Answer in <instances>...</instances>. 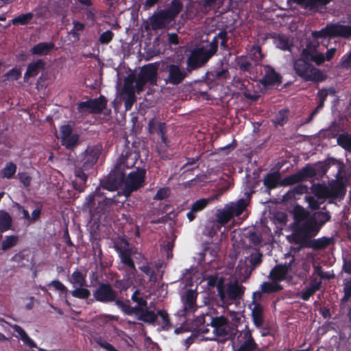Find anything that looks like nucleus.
<instances>
[{
    "mask_svg": "<svg viewBox=\"0 0 351 351\" xmlns=\"http://www.w3.org/2000/svg\"><path fill=\"white\" fill-rule=\"evenodd\" d=\"M331 219V215L324 206L322 210L313 213L304 209L295 215L291 235V243L299 245L300 248H312L321 250L326 248L332 242V239L322 237L311 239L317 235L322 228Z\"/></svg>",
    "mask_w": 351,
    "mask_h": 351,
    "instance_id": "1",
    "label": "nucleus"
},
{
    "mask_svg": "<svg viewBox=\"0 0 351 351\" xmlns=\"http://www.w3.org/2000/svg\"><path fill=\"white\" fill-rule=\"evenodd\" d=\"M131 300L136 305L132 306L129 300L125 301L117 300L116 306L127 315H135L137 319L145 323L153 324L157 319V315L155 312L149 310L147 306V298L144 296L139 289H136L131 296Z\"/></svg>",
    "mask_w": 351,
    "mask_h": 351,
    "instance_id": "2",
    "label": "nucleus"
},
{
    "mask_svg": "<svg viewBox=\"0 0 351 351\" xmlns=\"http://www.w3.org/2000/svg\"><path fill=\"white\" fill-rule=\"evenodd\" d=\"M120 193L112 198H108L104 196L100 187H97L95 191L90 194L84 203V207L88 209L90 219L95 221V223H99L101 217L108 214L112 205L119 202L118 197Z\"/></svg>",
    "mask_w": 351,
    "mask_h": 351,
    "instance_id": "3",
    "label": "nucleus"
},
{
    "mask_svg": "<svg viewBox=\"0 0 351 351\" xmlns=\"http://www.w3.org/2000/svg\"><path fill=\"white\" fill-rule=\"evenodd\" d=\"M318 45V42L316 44L309 42L306 47L302 50L301 57L293 63L295 73L304 82H321L326 80V75L322 71L308 62L310 50H315Z\"/></svg>",
    "mask_w": 351,
    "mask_h": 351,
    "instance_id": "4",
    "label": "nucleus"
},
{
    "mask_svg": "<svg viewBox=\"0 0 351 351\" xmlns=\"http://www.w3.org/2000/svg\"><path fill=\"white\" fill-rule=\"evenodd\" d=\"M101 154L100 149L97 146H88L82 154L80 159V166L76 167L74 175L75 179L73 181V188L83 192L86 186L88 173L86 171L93 167Z\"/></svg>",
    "mask_w": 351,
    "mask_h": 351,
    "instance_id": "5",
    "label": "nucleus"
},
{
    "mask_svg": "<svg viewBox=\"0 0 351 351\" xmlns=\"http://www.w3.org/2000/svg\"><path fill=\"white\" fill-rule=\"evenodd\" d=\"M217 53L215 40H211L206 45L194 48L186 59V66L191 72L196 70L206 63Z\"/></svg>",
    "mask_w": 351,
    "mask_h": 351,
    "instance_id": "6",
    "label": "nucleus"
},
{
    "mask_svg": "<svg viewBox=\"0 0 351 351\" xmlns=\"http://www.w3.org/2000/svg\"><path fill=\"white\" fill-rule=\"evenodd\" d=\"M147 169L145 167H136L130 171L123 180L121 193L127 198L133 192H136L145 185Z\"/></svg>",
    "mask_w": 351,
    "mask_h": 351,
    "instance_id": "7",
    "label": "nucleus"
},
{
    "mask_svg": "<svg viewBox=\"0 0 351 351\" xmlns=\"http://www.w3.org/2000/svg\"><path fill=\"white\" fill-rule=\"evenodd\" d=\"M139 158L140 152L138 149L133 143L130 145V142L126 141L114 165V169L123 174L125 169L134 167Z\"/></svg>",
    "mask_w": 351,
    "mask_h": 351,
    "instance_id": "8",
    "label": "nucleus"
},
{
    "mask_svg": "<svg viewBox=\"0 0 351 351\" xmlns=\"http://www.w3.org/2000/svg\"><path fill=\"white\" fill-rule=\"evenodd\" d=\"M218 295L223 304H230L240 300L245 292V287L237 280L227 283L225 286L219 282L217 286Z\"/></svg>",
    "mask_w": 351,
    "mask_h": 351,
    "instance_id": "9",
    "label": "nucleus"
},
{
    "mask_svg": "<svg viewBox=\"0 0 351 351\" xmlns=\"http://www.w3.org/2000/svg\"><path fill=\"white\" fill-rule=\"evenodd\" d=\"M343 37L349 38L351 37V26L344 25L339 23L328 24L319 31L312 32V37L314 40L319 38Z\"/></svg>",
    "mask_w": 351,
    "mask_h": 351,
    "instance_id": "10",
    "label": "nucleus"
},
{
    "mask_svg": "<svg viewBox=\"0 0 351 351\" xmlns=\"http://www.w3.org/2000/svg\"><path fill=\"white\" fill-rule=\"evenodd\" d=\"M93 295L94 299L90 300L91 302L96 300L104 304L114 302L116 304L117 300H121L117 299V291L112 289L109 283H99L98 287L93 291Z\"/></svg>",
    "mask_w": 351,
    "mask_h": 351,
    "instance_id": "11",
    "label": "nucleus"
},
{
    "mask_svg": "<svg viewBox=\"0 0 351 351\" xmlns=\"http://www.w3.org/2000/svg\"><path fill=\"white\" fill-rule=\"evenodd\" d=\"M165 71L168 73L165 80L166 82L173 85L180 84L188 77L189 74L191 73L187 66L185 69L182 67L179 64H168L166 66Z\"/></svg>",
    "mask_w": 351,
    "mask_h": 351,
    "instance_id": "12",
    "label": "nucleus"
},
{
    "mask_svg": "<svg viewBox=\"0 0 351 351\" xmlns=\"http://www.w3.org/2000/svg\"><path fill=\"white\" fill-rule=\"evenodd\" d=\"M238 348L235 351H257L258 345L252 336V330L248 325L239 332L237 337Z\"/></svg>",
    "mask_w": 351,
    "mask_h": 351,
    "instance_id": "13",
    "label": "nucleus"
},
{
    "mask_svg": "<svg viewBox=\"0 0 351 351\" xmlns=\"http://www.w3.org/2000/svg\"><path fill=\"white\" fill-rule=\"evenodd\" d=\"M209 326L213 329V337H206V339H213L214 337H226L229 335V325L228 319L223 315L221 316H210L208 317Z\"/></svg>",
    "mask_w": 351,
    "mask_h": 351,
    "instance_id": "14",
    "label": "nucleus"
},
{
    "mask_svg": "<svg viewBox=\"0 0 351 351\" xmlns=\"http://www.w3.org/2000/svg\"><path fill=\"white\" fill-rule=\"evenodd\" d=\"M315 173L312 167V164H307L295 173L287 176L282 179V184L293 185L301 182L313 178Z\"/></svg>",
    "mask_w": 351,
    "mask_h": 351,
    "instance_id": "15",
    "label": "nucleus"
},
{
    "mask_svg": "<svg viewBox=\"0 0 351 351\" xmlns=\"http://www.w3.org/2000/svg\"><path fill=\"white\" fill-rule=\"evenodd\" d=\"M197 293L196 291L188 289L186 291L184 295L182 297L183 309L180 311V315L187 316L197 310Z\"/></svg>",
    "mask_w": 351,
    "mask_h": 351,
    "instance_id": "16",
    "label": "nucleus"
},
{
    "mask_svg": "<svg viewBox=\"0 0 351 351\" xmlns=\"http://www.w3.org/2000/svg\"><path fill=\"white\" fill-rule=\"evenodd\" d=\"M147 128L149 134L156 133L160 136L161 141L165 147L169 146V141L167 136V126L166 123L160 122L155 118H152L149 121Z\"/></svg>",
    "mask_w": 351,
    "mask_h": 351,
    "instance_id": "17",
    "label": "nucleus"
},
{
    "mask_svg": "<svg viewBox=\"0 0 351 351\" xmlns=\"http://www.w3.org/2000/svg\"><path fill=\"white\" fill-rule=\"evenodd\" d=\"M328 199L342 200L346 193V186L341 180H332L328 186Z\"/></svg>",
    "mask_w": 351,
    "mask_h": 351,
    "instance_id": "18",
    "label": "nucleus"
},
{
    "mask_svg": "<svg viewBox=\"0 0 351 351\" xmlns=\"http://www.w3.org/2000/svg\"><path fill=\"white\" fill-rule=\"evenodd\" d=\"M331 166L337 167L338 169L337 175L341 172L342 164L339 162L338 160L335 158H328L325 161L318 162L312 165V167L315 173V176H318L320 177L324 176Z\"/></svg>",
    "mask_w": 351,
    "mask_h": 351,
    "instance_id": "19",
    "label": "nucleus"
},
{
    "mask_svg": "<svg viewBox=\"0 0 351 351\" xmlns=\"http://www.w3.org/2000/svg\"><path fill=\"white\" fill-rule=\"evenodd\" d=\"M115 250L119 254L121 261L124 266H125L132 274L136 272V266L133 259L132 258V250L128 247H120L116 245Z\"/></svg>",
    "mask_w": 351,
    "mask_h": 351,
    "instance_id": "20",
    "label": "nucleus"
},
{
    "mask_svg": "<svg viewBox=\"0 0 351 351\" xmlns=\"http://www.w3.org/2000/svg\"><path fill=\"white\" fill-rule=\"evenodd\" d=\"M291 270V263L276 265L270 271L269 278L277 282H282L287 279V275Z\"/></svg>",
    "mask_w": 351,
    "mask_h": 351,
    "instance_id": "21",
    "label": "nucleus"
},
{
    "mask_svg": "<svg viewBox=\"0 0 351 351\" xmlns=\"http://www.w3.org/2000/svg\"><path fill=\"white\" fill-rule=\"evenodd\" d=\"M282 82L281 75L277 73L272 67L267 66L265 70V75L261 80V83L265 87L274 86Z\"/></svg>",
    "mask_w": 351,
    "mask_h": 351,
    "instance_id": "22",
    "label": "nucleus"
},
{
    "mask_svg": "<svg viewBox=\"0 0 351 351\" xmlns=\"http://www.w3.org/2000/svg\"><path fill=\"white\" fill-rule=\"evenodd\" d=\"M263 184L268 190L276 189L278 186H287L282 184V179L279 171L268 173L263 178Z\"/></svg>",
    "mask_w": 351,
    "mask_h": 351,
    "instance_id": "23",
    "label": "nucleus"
},
{
    "mask_svg": "<svg viewBox=\"0 0 351 351\" xmlns=\"http://www.w3.org/2000/svg\"><path fill=\"white\" fill-rule=\"evenodd\" d=\"M252 319L254 325L257 328H261L264 324V307L259 302H254L251 312Z\"/></svg>",
    "mask_w": 351,
    "mask_h": 351,
    "instance_id": "24",
    "label": "nucleus"
},
{
    "mask_svg": "<svg viewBox=\"0 0 351 351\" xmlns=\"http://www.w3.org/2000/svg\"><path fill=\"white\" fill-rule=\"evenodd\" d=\"M138 75L149 82V84L154 85L157 80V68L152 64H148L141 69Z\"/></svg>",
    "mask_w": 351,
    "mask_h": 351,
    "instance_id": "25",
    "label": "nucleus"
},
{
    "mask_svg": "<svg viewBox=\"0 0 351 351\" xmlns=\"http://www.w3.org/2000/svg\"><path fill=\"white\" fill-rule=\"evenodd\" d=\"M209 199L201 198L195 201L191 206V210L186 213V217L189 221H193L196 218L197 213L202 211L206 208L209 203Z\"/></svg>",
    "mask_w": 351,
    "mask_h": 351,
    "instance_id": "26",
    "label": "nucleus"
},
{
    "mask_svg": "<svg viewBox=\"0 0 351 351\" xmlns=\"http://www.w3.org/2000/svg\"><path fill=\"white\" fill-rule=\"evenodd\" d=\"M1 322H3L6 323L7 324H9L11 328L18 333L19 336L20 337V339L23 342L24 344L27 345L31 348H37V344L35 343V341L32 339L29 335L26 333V332L24 330V329L21 327L19 325L16 324H10L8 322H5L3 319H0Z\"/></svg>",
    "mask_w": 351,
    "mask_h": 351,
    "instance_id": "27",
    "label": "nucleus"
},
{
    "mask_svg": "<svg viewBox=\"0 0 351 351\" xmlns=\"http://www.w3.org/2000/svg\"><path fill=\"white\" fill-rule=\"evenodd\" d=\"M54 48L53 42H42L35 45L30 51L33 55L43 56L49 54Z\"/></svg>",
    "mask_w": 351,
    "mask_h": 351,
    "instance_id": "28",
    "label": "nucleus"
},
{
    "mask_svg": "<svg viewBox=\"0 0 351 351\" xmlns=\"http://www.w3.org/2000/svg\"><path fill=\"white\" fill-rule=\"evenodd\" d=\"M45 65V62L41 59H38L28 64L24 74V80L27 81L29 77L36 76L44 69Z\"/></svg>",
    "mask_w": 351,
    "mask_h": 351,
    "instance_id": "29",
    "label": "nucleus"
},
{
    "mask_svg": "<svg viewBox=\"0 0 351 351\" xmlns=\"http://www.w3.org/2000/svg\"><path fill=\"white\" fill-rule=\"evenodd\" d=\"M90 114H101L107 106V99L104 95L95 99H90Z\"/></svg>",
    "mask_w": 351,
    "mask_h": 351,
    "instance_id": "30",
    "label": "nucleus"
},
{
    "mask_svg": "<svg viewBox=\"0 0 351 351\" xmlns=\"http://www.w3.org/2000/svg\"><path fill=\"white\" fill-rule=\"evenodd\" d=\"M311 193L319 199H328V186L324 183H313L311 186Z\"/></svg>",
    "mask_w": 351,
    "mask_h": 351,
    "instance_id": "31",
    "label": "nucleus"
},
{
    "mask_svg": "<svg viewBox=\"0 0 351 351\" xmlns=\"http://www.w3.org/2000/svg\"><path fill=\"white\" fill-rule=\"evenodd\" d=\"M247 206L248 202L244 198H241L236 202H232L230 205H227V207L233 217H239L245 210Z\"/></svg>",
    "mask_w": 351,
    "mask_h": 351,
    "instance_id": "32",
    "label": "nucleus"
},
{
    "mask_svg": "<svg viewBox=\"0 0 351 351\" xmlns=\"http://www.w3.org/2000/svg\"><path fill=\"white\" fill-rule=\"evenodd\" d=\"M12 219L11 215L4 210H0V233L11 229Z\"/></svg>",
    "mask_w": 351,
    "mask_h": 351,
    "instance_id": "33",
    "label": "nucleus"
},
{
    "mask_svg": "<svg viewBox=\"0 0 351 351\" xmlns=\"http://www.w3.org/2000/svg\"><path fill=\"white\" fill-rule=\"evenodd\" d=\"M86 274H83L82 271L76 269L72 273L71 277L69 279V281L71 284L73 285L74 287L77 286L85 287L86 286Z\"/></svg>",
    "mask_w": 351,
    "mask_h": 351,
    "instance_id": "34",
    "label": "nucleus"
},
{
    "mask_svg": "<svg viewBox=\"0 0 351 351\" xmlns=\"http://www.w3.org/2000/svg\"><path fill=\"white\" fill-rule=\"evenodd\" d=\"M275 43L276 46L283 51H291L293 47V43L290 41L288 36L285 34H278L275 38Z\"/></svg>",
    "mask_w": 351,
    "mask_h": 351,
    "instance_id": "35",
    "label": "nucleus"
},
{
    "mask_svg": "<svg viewBox=\"0 0 351 351\" xmlns=\"http://www.w3.org/2000/svg\"><path fill=\"white\" fill-rule=\"evenodd\" d=\"M229 37L227 31L225 29L221 30L217 34H216L212 39L215 40L217 51L218 50L219 41L220 40V47L223 50H228L229 47L228 45Z\"/></svg>",
    "mask_w": 351,
    "mask_h": 351,
    "instance_id": "36",
    "label": "nucleus"
},
{
    "mask_svg": "<svg viewBox=\"0 0 351 351\" xmlns=\"http://www.w3.org/2000/svg\"><path fill=\"white\" fill-rule=\"evenodd\" d=\"M119 185L118 180L113 175L110 174L108 178L101 182V186L103 189L109 191H116Z\"/></svg>",
    "mask_w": 351,
    "mask_h": 351,
    "instance_id": "37",
    "label": "nucleus"
},
{
    "mask_svg": "<svg viewBox=\"0 0 351 351\" xmlns=\"http://www.w3.org/2000/svg\"><path fill=\"white\" fill-rule=\"evenodd\" d=\"M261 292L264 293H272L280 291L282 287L276 281L264 282L261 286Z\"/></svg>",
    "mask_w": 351,
    "mask_h": 351,
    "instance_id": "38",
    "label": "nucleus"
},
{
    "mask_svg": "<svg viewBox=\"0 0 351 351\" xmlns=\"http://www.w3.org/2000/svg\"><path fill=\"white\" fill-rule=\"evenodd\" d=\"M308 187L307 185L304 184H298L294 186L291 190L288 191L285 197L287 199L295 198V195H302L308 193Z\"/></svg>",
    "mask_w": 351,
    "mask_h": 351,
    "instance_id": "39",
    "label": "nucleus"
},
{
    "mask_svg": "<svg viewBox=\"0 0 351 351\" xmlns=\"http://www.w3.org/2000/svg\"><path fill=\"white\" fill-rule=\"evenodd\" d=\"M136 80L134 74L128 75L124 80V84L122 89V93H135V86L134 83Z\"/></svg>",
    "mask_w": 351,
    "mask_h": 351,
    "instance_id": "40",
    "label": "nucleus"
},
{
    "mask_svg": "<svg viewBox=\"0 0 351 351\" xmlns=\"http://www.w3.org/2000/svg\"><path fill=\"white\" fill-rule=\"evenodd\" d=\"M17 166L12 162L6 163L5 167L1 170V176L3 178L11 179L16 172Z\"/></svg>",
    "mask_w": 351,
    "mask_h": 351,
    "instance_id": "41",
    "label": "nucleus"
},
{
    "mask_svg": "<svg viewBox=\"0 0 351 351\" xmlns=\"http://www.w3.org/2000/svg\"><path fill=\"white\" fill-rule=\"evenodd\" d=\"M263 254L257 251L254 253H252L249 257V261L250 263V269L248 271V275L250 276L252 271L254 270L256 267L260 265L263 261Z\"/></svg>",
    "mask_w": 351,
    "mask_h": 351,
    "instance_id": "42",
    "label": "nucleus"
},
{
    "mask_svg": "<svg viewBox=\"0 0 351 351\" xmlns=\"http://www.w3.org/2000/svg\"><path fill=\"white\" fill-rule=\"evenodd\" d=\"M78 11L82 12L88 21L95 22L96 20V10L93 5L86 7H78Z\"/></svg>",
    "mask_w": 351,
    "mask_h": 351,
    "instance_id": "43",
    "label": "nucleus"
},
{
    "mask_svg": "<svg viewBox=\"0 0 351 351\" xmlns=\"http://www.w3.org/2000/svg\"><path fill=\"white\" fill-rule=\"evenodd\" d=\"M216 217L217 221L221 225L226 224L233 217L232 214L230 213L227 206L223 210H219L217 213Z\"/></svg>",
    "mask_w": 351,
    "mask_h": 351,
    "instance_id": "44",
    "label": "nucleus"
},
{
    "mask_svg": "<svg viewBox=\"0 0 351 351\" xmlns=\"http://www.w3.org/2000/svg\"><path fill=\"white\" fill-rule=\"evenodd\" d=\"M34 17V14L32 12L21 14L12 20V24L14 25H25L29 24Z\"/></svg>",
    "mask_w": 351,
    "mask_h": 351,
    "instance_id": "45",
    "label": "nucleus"
},
{
    "mask_svg": "<svg viewBox=\"0 0 351 351\" xmlns=\"http://www.w3.org/2000/svg\"><path fill=\"white\" fill-rule=\"evenodd\" d=\"M73 297L80 299L86 300L90 295V291L84 287H78L71 292Z\"/></svg>",
    "mask_w": 351,
    "mask_h": 351,
    "instance_id": "46",
    "label": "nucleus"
},
{
    "mask_svg": "<svg viewBox=\"0 0 351 351\" xmlns=\"http://www.w3.org/2000/svg\"><path fill=\"white\" fill-rule=\"evenodd\" d=\"M335 90L334 88H330L328 89L322 88L319 90L317 93V98L319 100V107H324V102L329 94L335 95Z\"/></svg>",
    "mask_w": 351,
    "mask_h": 351,
    "instance_id": "47",
    "label": "nucleus"
},
{
    "mask_svg": "<svg viewBox=\"0 0 351 351\" xmlns=\"http://www.w3.org/2000/svg\"><path fill=\"white\" fill-rule=\"evenodd\" d=\"M19 242V237L16 235L6 236L1 243V250L7 251L11 247L15 246Z\"/></svg>",
    "mask_w": 351,
    "mask_h": 351,
    "instance_id": "48",
    "label": "nucleus"
},
{
    "mask_svg": "<svg viewBox=\"0 0 351 351\" xmlns=\"http://www.w3.org/2000/svg\"><path fill=\"white\" fill-rule=\"evenodd\" d=\"M237 64L239 70L243 72H251L253 68L252 62L244 56L238 58Z\"/></svg>",
    "mask_w": 351,
    "mask_h": 351,
    "instance_id": "49",
    "label": "nucleus"
},
{
    "mask_svg": "<svg viewBox=\"0 0 351 351\" xmlns=\"http://www.w3.org/2000/svg\"><path fill=\"white\" fill-rule=\"evenodd\" d=\"M337 143L348 152H351V136L348 134H340L337 138Z\"/></svg>",
    "mask_w": 351,
    "mask_h": 351,
    "instance_id": "50",
    "label": "nucleus"
},
{
    "mask_svg": "<svg viewBox=\"0 0 351 351\" xmlns=\"http://www.w3.org/2000/svg\"><path fill=\"white\" fill-rule=\"evenodd\" d=\"M151 25L154 30L160 29L165 26V17L162 14L154 16L151 19Z\"/></svg>",
    "mask_w": 351,
    "mask_h": 351,
    "instance_id": "51",
    "label": "nucleus"
},
{
    "mask_svg": "<svg viewBox=\"0 0 351 351\" xmlns=\"http://www.w3.org/2000/svg\"><path fill=\"white\" fill-rule=\"evenodd\" d=\"M122 97L125 110H130L136 101L135 93H122Z\"/></svg>",
    "mask_w": 351,
    "mask_h": 351,
    "instance_id": "52",
    "label": "nucleus"
},
{
    "mask_svg": "<svg viewBox=\"0 0 351 351\" xmlns=\"http://www.w3.org/2000/svg\"><path fill=\"white\" fill-rule=\"evenodd\" d=\"M79 139V136L77 134H73L70 136L69 137L65 138V139H62V145L65 146L66 149H73L77 144Z\"/></svg>",
    "mask_w": 351,
    "mask_h": 351,
    "instance_id": "53",
    "label": "nucleus"
},
{
    "mask_svg": "<svg viewBox=\"0 0 351 351\" xmlns=\"http://www.w3.org/2000/svg\"><path fill=\"white\" fill-rule=\"evenodd\" d=\"M305 200L308 203V208L311 210H315L320 208V205L322 202H319V199L315 195H306Z\"/></svg>",
    "mask_w": 351,
    "mask_h": 351,
    "instance_id": "54",
    "label": "nucleus"
},
{
    "mask_svg": "<svg viewBox=\"0 0 351 351\" xmlns=\"http://www.w3.org/2000/svg\"><path fill=\"white\" fill-rule=\"evenodd\" d=\"M16 178L19 180V181L23 184L24 187L27 188L30 186L32 183V177L28 175L26 172H19Z\"/></svg>",
    "mask_w": 351,
    "mask_h": 351,
    "instance_id": "55",
    "label": "nucleus"
},
{
    "mask_svg": "<svg viewBox=\"0 0 351 351\" xmlns=\"http://www.w3.org/2000/svg\"><path fill=\"white\" fill-rule=\"evenodd\" d=\"M162 321L163 328L169 329L171 326V322L168 313L164 310H158L156 313Z\"/></svg>",
    "mask_w": 351,
    "mask_h": 351,
    "instance_id": "56",
    "label": "nucleus"
},
{
    "mask_svg": "<svg viewBox=\"0 0 351 351\" xmlns=\"http://www.w3.org/2000/svg\"><path fill=\"white\" fill-rule=\"evenodd\" d=\"M317 50H310V55H308L309 60H311L316 63L317 65H320L324 62L326 60L325 56L324 53H318L313 55V53Z\"/></svg>",
    "mask_w": 351,
    "mask_h": 351,
    "instance_id": "57",
    "label": "nucleus"
},
{
    "mask_svg": "<svg viewBox=\"0 0 351 351\" xmlns=\"http://www.w3.org/2000/svg\"><path fill=\"white\" fill-rule=\"evenodd\" d=\"M170 195V189L168 187L159 189L154 197V200H163L167 198Z\"/></svg>",
    "mask_w": 351,
    "mask_h": 351,
    "instance_id": "58",
    "label": "nucleus"
},
{
    "mask_svg": "<svg viewBox=\"0 0 351 351\" xmlns=\"http://www.w3.org/2000/svg\"><path fill=\"white\" fill-rule=\"evenodd\" d=\"M77 110L79 113H88L90 114V99L85 101L79 102L77 104Z\"/></svg>",
    "mask_w": 351,
    "mask_h": 351,
    "instance_id": "59",
    "label": "nucleus"
},
{
    "mask_svg": "<svg viewBox=\"0 0 351 351\" xmlns=\"http://www.w3.org/2000/svg\"><path fill=\"white\" fill-rule=\"evenodd\" d=\"M114 37V33L110 30H107L99 36V41L102 45L110 43Z\"/></svg>",
    "mask_w": 351,
    "mask_h": 351,
    "instance_id": "60",
    "label": "nucleus"
},
{
    "mask_svg": "<svg viewBox=\"0 0 351 351\" xmlns=\"http://www.w3.org/2000/svg\"><path fill=\"white\" fill-rule=\"evenodd\" d=\"M210 316L211 315L208 313L198 316L194 322L195 325L197 326V329L199 328L200 326H205V324L209 326L208 317H210Z\"/></svg>",
    "mask_w": 351,
    "mask_h": 351,
    "instance_id": "61",
    "label": "nucleus"
},
{
    "mask_svg": "<svg viewBox=\"0 0 351 351\" xmlns=\"http://www.w3.org/2000/svg\"><path fill=\"white\" fill-rule=\"evenodd\" d=\"M48 286H52L56 290L60 291L62 293L66 294L69 291L66 286H64V284L58 280H54L51 281L48 284Z\"/></svg>",
    "mask_w": 351,
    "mask_h": 351,
    "instance_id": "62",
    "label": "nucleus"
},
{
    "mask_svg": "<svg viewBox=\"0 0 351 351\" xmlns=\"http://www.w3.org/2000/svg\"><path fill=\"white\" fill-rule=\"evenodd\" d=\"M136 84H135V90L138 94L141 93L142 91L144 90L145 86L149 83L146 80L143 78L139 75H138L137 78L136 77L135 80Z\"/></svg>",
    "mask_w": 351,
    "mask_h": 351,
    "instance_id": "63",
    "label": "nucleus"
},
{
    "mask_svg": "<svg viewBox=\"0 0 351 351\" xmlns=\"http://www.w3.org/2000/svg\"><path fill=\"white\" fill-rule=\"evenodd\" d=\"M182 9V4L180 0H173L171 3L170 12L173 15L178 14Z\"/></svg>",
    "mask_w": 351,
    "mask_h": 351,
    "instance_id": "64",
    "label": "nucleus"
}]
</instances>
